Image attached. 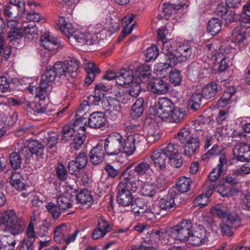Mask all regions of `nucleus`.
I'll return each instance as SVG.
<instances>
[{"instance_id": "nucleus-41", "label": "nucleus", "mask_w": 250, "mask_h": 250, "mask_svg": "<svg viewBox=\"0 0 250 250\" xmlns=\"http://www.w3.org/2000/svg\"><path fill=\"white\" fill-rule=\"evenodd\" d=\"M76 199L78 203L90 206L93 201L90 192L87 190L81 191L76 195Z\"/></svg>"}, {"instance_id": "nucleus-22", "label": "nucleus", "mask_w": 250, "mask_h": 250, "mask_svg": "<svg viewBox=\"0 0 250 250\" xmlns=\"http://www.w3.org/2000/svg\"><path fill=\"white\" fill-rule=\"evenodd\" d=\"M135 81V76L133 71L130 69L121 70L116 77V83L122 86H128Z\"/></svg>"}, {"instance_id": "nucleus-28", "label": "nucleus", "mask_w": 250, "mask_h": 250, "mask_svg": "<svg viewBox=\"0 0 250 250\" xmlns=\"http://www.w3.org/2000/svg\"><path fill=\"white\" fill-rule=\"evenodd\" d=\"M87 159L84 153H81L76 158V161H71L69 163L68 168L71 173L75 172L77 169H81L86 166Z\"/></svg>"}, {"instance_id": "nucleus-42", "label": "nucleus", "mask_w": 250, "mask_h": 250, "mask_svg": "<svg viewBox=\"0 0 250 250\" xmlns=\"http://www.w3.org/2000/svg\"><path fill=\"white\" fill-rule=\"evenodd\" d=\"M0 218L2 223L7 227L17 220L16 215L12 210H7L4 211L1 214Z\"/></svg>"}, {"instance_id": "nucleus-3", "label": "nucleus", "mask_w": 250, "mask_h": 250, "mask_svg": "<svg viewBox=\"0 0 250 250\" xmlns=\"http://www.w3.org/2000/svg\"><path fill=\"white\" fill-rule=\"evenodd\" d=\"M163 53L168 54L171 59L175 60L176 65L178 63L186 62L190 57L192 52L189 45L179 43L173 39L167 40L163 42Z\"/></svg>"}, {"instance_id": "nucleus-51", "label": "nucleus", "mask_w": 250, "mask_h": 250, "mask_svg": "<svg viewBox=\"0 0 250 250\" xmlns=\"http://www.w3.org/2000/svg\"><path fill=\"white\" fill-rule=\"evenodd\" d=\"M146 62L154 61L159 55V49L156 45L147 48L144 52Z\"/></svg>"}, {"instance_id": "nucleus-38", "label": "nucleus", "mask_w": 250, "mask_h": 250, "mask_svg": "<svg viewBox=\"0 0 250 250\" xmlns=\"http://www.w3.org/2000/svg\"><path fill=\"white\" fill-rule=\"evenodd\" d=\"M56 28L58 30H60L67 37L72 33V31L74 29L72 24L67 22L63 17L59 18L58 24L56 26Z\"/></svg>"}, {"instance_id": "nucleus-45", "label": "nucleus", "mask_w": 250, "mask_h": 250, "mask_svg": "<svg viewBox=\"0 0 250 250\" xmlns=\"http://www.w3.org/2000/svg\"><path fill=\"white\" fill-rule=\"evenodd\" d=\"M191 180L190 178L186 177L179 178L176 184L177 189L181 192H186L190 188Z\"/></svg>"}, {"instance_id": "nucleus-46", "label": "nucleus", "mask_w": 250, "mask_h": 250, "mask_svg": "<svg viewBox=\"0 0 250 250\" xmlns=\"http://www.w3.org/2000/svg\"><path fill=\"white\" fill-rule=\"evenodd\" d=\"M45 208L54 219L58 218L62 212L58 204H55L52 202H48L45 205Z\"/></svg>"}, {"instance_id": "nucleus-43", "label": "nucleus", "mask_w": 250, "mask_h": 250, "mask_svg": "<svg viewBox=\"0 0 250 250\" xmlns=\"http://www.w3.org/2000/svg\"><path fill=\"white\" fill-rule=\"evenodd\" d=\"M218 86L216 83H210L208 84L202 90L203 96L206 99L213 97L217 93Z\"/></svg>"}, {"instance_id": "nucleus-9", "label": "nucleus", "mask_w": 250, "mask_h": 250, "mask_svg": "<svg viewBox=\"0 0 250 250\" xmlns=\"http://www.w3.org/2000/svg\"><path fill=\"white\" fill-rule=\"evenodd\" d=\"M43 148L44 145L42 143L34 140L28 141L24 145L21 143H18V149L27 159L32 154H35L39 158L43 153Z\"/></svg>"}, {"instance_id": "nucleus-48", "label": "nucleus", "mask_w": 250, "mask_h": 250, "mask_svg": "<svg viewBox=\"0 0 250 250\" xmlns=\"http://www.w3.org/2000/svg\"><path fill=\"white\" fill-rule=\"evenodd\" d=\"M109 87L102 83L96 85L93 99L95 102H98L104 97L105 93L108 91Z\"/></svg>"}, {"instance_id": "nucleus-18", "label": "nucleus", "mask_w": 250, "mask_h": 250, "mask_svg": "<svg viewBox=\"0 0 250 250\" xmlns=\"http://www.w3.org/2000/svg\"><path fill=\"white\" fill-rule=\"evenodd\" d=\"M234 156L239 161L245 162L250 160V146L244 143L236 145L233 149Z\"/></svg>"}, {"instance_id": "nucleus-11", "label": "nucleus", "mask_w": 250, "mask_h": 250, "mask_svg": "<svg viewBox=\"0 0 250 250\" xmlns=\"http://www.w3.org/2000/svg\"><path fill=\"white\" fill-rule=\"evenodd\" d=\"M87 120L84 118H79L77 119L73 124L66 125L62 128V138L65 140H69L73 133H84L86 129Z\"/></svg>"}, {"instance_id": "nucleus-33", "label": "nucleus", "mask_w": 250, "mask_h": 250, "mask_svg": "<svg viewBox=\"0 0 250 250\" xmlns=\"http://www.w3.org/2000/svg\"><path fill=\"white\" fill-rule=\"evenodd\" d=\"M222 26V22L220 19L213 18L208 21L207 30L212 35H215L220 32Z\"/></svg>"}, {"instance_id": "nucleus-2", "label": "nucleus", "mask_w": 250, "mask_h": 250, "mask_svg": "<svg viewBox=\"0 0 250 250\" xmlns=\"http://www.w3.org/2000/svg\"><path fill=\"white\" fill-rule=\"evenodd\" d=\"M134 171H125L121 177L117 194L118 204L124 207H129L133 204V198L131 191H135L139 187L140 181L133 175Z\"/></svg>"}, {"instance_id": "nucleus-36", "label": "nucleus", "mask_w": 250, "mask_h": 250, "mask_svg": "<svg viewBox=\"0 0 250 250\" xmlns=\"http://www.w3.org/2000/svg\"><path fill=\"white\" fill-rule=\"evenodd\" d=\"M131 140H133V142L136 145H141L143 143L145 140L148 142H153L156 139L155 137L154 132H147V138L146 139L145 137L141 134L138 133H134L128 135Z\"/></svg>"}, {"instance_id": "nucleus-29", "label": "nucleus", "mask_w": 250, "mask_h": 250, "mask_svg": "<svg viewBox=\"0 0 250 250\" xmlns=\"http://www.w3.org/2000/svg\"><path fill=\"white\" fill-rule=\"evenodd\" d=\"M110 229L108 222L101 218L99 220L97 228L93 231L92 237L93 239L96 240L102 236L103 237Z\"/></svg>"}, {"instance_id": "nucleus-39", "label": "nucleus", "mask_w": 250, "mask_h": 250, "mask_svg": "<svg viewBox=\"0 0 250 250\" xmlns=\"http://www.w3.org/2000/svg\"><path fill=\"white\" fill-rule=\"evenodd\" d=\"M143 111L144 100L142 98H139L133 104L130 111V115L134 119L138 118L142 115Z\"/></svg>"}, {"instance_id": "nucleus-26", "label": "nucleus", "mask_w": 250, "mask_h": 250, "mask_svg": "<svg viewBox=\"0 0 250 250\" xmlns=\"http://www.w3.org/2000/svg\"><path fill=\"white\" fill-rule=\"evenodd\" d=\"M227 168V160L225 156H221L219 159V164L210 172L208 178L211 181H215L223 174Z\"/></svg>"}, {"instance_id": "nucleus-32", "label": "nucleus", "mask_w": 250, "mask_h": 250, "mask_svg": "<svg viewBox=\"0 0 250 250\" xmlns=\"http://www.w3.org/2000/svg\"><path fill=\"white\" fill-rule=\"evenodd\" d=\"M150 67L148 64H143L139 66L135 72V80L143 82L146 78L150 75Z\"/></svg>"}, {"instance_id": "nucleus-27", "label": "nucleus", "mask_w": 250, "mask_h": 250, "mask_svg": "<svg viewBox=\"0 0 250 250\" xmlns=\"http://www.w3.org/2000/svg\"><path fill=\"white\" fill-rule=\"evenodd\" d=\"M151 159L156 167L161 169L165 168L167 157L163 149L154 151L151 156Z\"/></svg>"}, {"instance_id": "nucleus-61", "label": "nucleus", "mask_w": 250, "mask_h": 250, "mask_svg": "<svg viewBox=\"0 0 250 250\" xmlns=\"http://www.w3.org/2000/svg\"><path fill=\"white\" fill-rule=\"evenodd\" d=\"M10 6L15 7L19 13H23L25 6L24 0H9Z\"/></svg>"}, {"instance_id": "nucleus-40", "label": "nucleus", "mask_w": 250, "mask_h": 250, "mask_svg": "<svg viewBox=\"0 0 250 250\" xmlns=\"http://www.w3.org/2000/svg\"><path fill=\"white\" fill-rule=\"evenodd\" d=\"M10 183L12 186L17 190H22L25 187V185L22 182L21 175L17 172H15L11 174L10 178Z\"/></svg>"}, {"instance_id": "nucleus-25", "label": "nucleus", "mask_w": 250, "mask_h": 250, "mask_svg": "<svg viewBox=\"0 0 250 250\" xmlns=\"http://www.w3.org/2000/svg\"><path fill=\"white\" fill-rule=\"evenodd\" d=\"M106 118L102 112H95L90 114L88 118V125L90 127L99 128L105 125Z\"/></svg>"}, {"instance_id": "nucleus-34", "label": "nucleus", "mask_w": 250, "mask_h": 250, "mask_svg": "<svg viewBox=\"0 0 250 250\" xmlns=\"http://www.w3.org/2000/svg\"><path fill=\"white\" fill-rule=\"evenodd\" d=\"M104 153L101 146H97L92 149L89 153L90 160L93 164L101 163L104 158Z\"/></svg>"}, {"instance_id": "nucleus-6", "label": "nucleus", "mask_w": 250, "mask_h": 250, "mask_svg": "<svg viewBox=\"0 0 250 250\" xmlns=\"http://www.w3.org/2000/svg\"><path fill=\"white\" fill-rule=\"evenodd\" d=\"M56 77H57V74L53 67L51 69H47L42 77L39 86L37 87H35L34 84L37 83V81L35 78V82L29 83V85L27 87V90L30 93L34 94V88H36L37 95L41 98H43L47 95V88L48 87L49 83L53 82Z\"/></svg>"}, {"instance_id": "nucleus-63", "label": "nucleus", "mask_w": 250, "mask_h": 250, "mask_svg": "<svg viewBox=\"0 0 250 250\" xmlns=\"http://www.w3.org/2000/svg\"><path fill=\"white\" fill-rule=\"evenodd\" d=\"M150 169L148 164L142 162L135 167V171L139 175H143L146 174Z\"/></svg>"}, {"instance_id": "nucleus-31", "label": "nucleus", "mask_w": 250, "mask_h": 250, "mask_svg": "<svg viewBox=\"0 0 250 250\" xmlns=\"http://www.w3.org/2000/svg\"><path fill=\"white\" fill-rule=\"evenodd\" d=\"M194 130L195 129H193L189 126H187L177 134L176 138L180 143H186L195 136V133L193 132Z\"/></svg>"}, {"instance_id": "nucleus-7", "label": "nucleus", "mask_w": 250, "mask_h": 250, "mask_svg": "<svg viewBox=\"0 0 250 250\" xmlns=\"http://www.w3.org/2000/svg\"><path fill=\"white\" fill-rule=\"evenodd\" d=\"M192 225L189 220H184L169 229L168 233L174 240L182 242L187 241L191 232Z\"/></svg>"}, {"instance_id": "nucleus-19", "label": "nucleus", "mask_w": 250, "mask_h": 250, "mask_svg": "<svg viewBox=\"0 0 250 250\" xmlns=\"http://www.w3.org/2000/svg\"><path fill=\"white\" fill-rule=\"evenodd\" d=\"M206 238V233L203 227L199 226L198 228L191 231L187 241L192 245L199 246L204 243Z\"/></svg>"}, {"instance_id": "nucleus-4", "label": "nucleus", "mask_w": 250, "mask_h": 250, "mask_svg": "<svg viewBox=\"0 0 250 250\" xmlns=\"http://www.w3.org/2000/svg\"><path fill=\"white\" fill-rule=\"evenodd\" d=\"M101 30L90 27L88 29H75L74 28L72 33L68 36L70 43L72 45L76 44L80 46L84 45H92L99 40L98 34Z\"/></svg>"}, {"instance_id": "nucleus-16", "label": "nucleus", "mask_w": 250, "mask_h": 250, "mask_svg": "<svg viewBox=\"0 0 250 250\" xmlns=\"http://www.w3.org/2000/svg\"><path fill=\"white\" fill-rule=\"evenodd\" d=\"M7 25L9 29V38L11 41L15 39H18L19 32L21 30L23 25V22L20 18L6 19Z\"/></svg>"}, {"instance_id": "nucleus-55", "label": "nucleus", "mask_w": 250, "mask_h": 250, "mask_svg": "<svg viewBox=\"0 0 250 250\" xmlns=\"http://www.w3.org/2000/svg\"><path fill=\"white\" fill-rule=\"evenodd\" d=\"M140 82L135 80V82L128 85L127 92L132 97H136L140 93L141 86L139 84Z\"/></svg>"}, {"instance_id": "nucleus-60", "label": "nucleus", "mask_w": 250, "mask_h": 250, "mask_svg": "<svg viewBox=\"0 0 250 250\" xmlns=\"http://www.w3.org/2000/svg\"><path fill=\"white\" fill-rule=\"evenodd\" d=\"M4 13V15L7 17V19L16 18L23 14L19 13L18 11H17L15 7L9 5H7L5 7Z\"/></svg>"}, {"instance_id": "nucleus-8", "label": "nucleus", "mask_w": 250, "mask_h": 250, "mask_svg": "<svg viewBox=\"0 0 250 250\" xmlns=\"http://www.w3.org/2000/svg\"><path fill=\"white\" fill-rule=\"evenodd\" d=\"M122 136L118 133L109 135L105 140L104 148L105 153L109 156L118 155L122 148Z\"/></svg>"}, {"instance_id": "nucleus-21", "label": "nucleus", "mask_w": 250, "mask_h": 250, "mask_svg": "<svg viewBox=\"0 0 250 250\" xmlns=\"http://www.w3.org/2000/svg\"><path fill=\"white\" fill-rule=\"evenodd\" d=\"M67 193L65 195L60 196L57 200V204L62 212H64L72 206L73 195L72 193H75V189L70 187H68L66 189Z\"/></svg>"}, {"instance_id": "nucleus-5", "label": "nucleus", "mask_w": 250, "mask_h": 250, "mask_svg": "<svg viewBox=\"0 0 250 250\" xmlns=\"http://www.w3.org/2000/svg\"><path fill=\"white\" fill-rule=\"evenodd\" d=\"M79 61L75 58H71L64 62L57 61L53 68L57 77L62 80H68L76 76L79 67Z\"/></svg>"}, {"instance_id": "nucleus-30", "label": "nucleus", "mask_w": 250, "mask_h": 250, "mask_svg": "<svg viewBox=\"0 0 250 250\" xmlns=\"http://www.w3.org/2000/svg\"><path fill=\"white\" fill-rule=\"evenodd\" d=\"M188 4L187 3V1L183 0L178 5H174L172 4H164L162 5L161 9L164 13V15L162 16L164 18L168 19L171 15L172 14L174 10H179L181 8H187Z\"/></svg>"}, {"instance_id": "nucleus-54", "label": "nucleus", "mask_w": 250, "mask_h": 250, "mask_svg": "<svg viewBox=\"0 0 250 250\" xmlns=\"http://www.w3.org/2000/svg\"><path fill=\"white\" fill-rule=\"evenodd\" d=\"M202 95L200 93H194L190 98L189 105L191 109L196 110L200 106Z\"/></svg>"}, {"instance_id": "nucleus-12", "label": "nucleus", "mask_w": 250, "mask_h": 250, "mask_svg": "<svg viewBox=\"0 0 250 250\" xmlns=\"http://www.w3.org/2000/svg\"><path fill=\"white\" fill-rule=\"evenodd\" d=\"M35 97L38 98L39 101L36 100L35 102H27L26 103L27 105V111L29 116L30 114H45L48 116L53 115L51 113V111L47 110L45 104L43 102V100L45 99L46 95L44 96L43 98H41L37 95V90L36 88H35Z\"/></svg>"}, {"instance_id": "nucleus-49", "label": "nucleus", "mask_w": 250, "mask_h": 250, "mask_svg": "<svg viewBox=\"0 0 250 250\" xmlns=\"http://www.w3.org/2000/svg\"><path fill=\"white\" fill-rule=\"evenodd\" d=\"M124 146H122L124 152L127 155L133 154L136 150V146L133 140H131L128 135L124 140Z\"/></svg>"}, {"instance_id": "nucleus-58", "label": "nucleus", "mask_w": 250, "mask_h": 250, "mask_svg": "<svg viewBox=\"0 0 250 250\" xmlns=\"http://www.w3.org/2000/svg\"><path fill=\"white\" fill-rule=\"evenodd\" d=\"M163 150L166 153L167 157H168L169 160L171 159V157H173L179 154L177 149V145L171 143L169 144L164 149H163Z\"/></svg>"}, {"instance_id": "nucleus-35", "label": "nucleus", "mask_w": 250, "mask_h": 250, "mask_svg": "<svg viewBox=\"0 0 250 250\" xmlns=\"http://www.w3.org/2000/svg\"><path fill=\"white\" fill-rule=\"evenodd\" d=\"M67 232V228L65 224H62L57 227L54 231V239L55 242L62 243L65 240V235Z\"/></svg>"}, {"instance_id": "nucleus-62", "label": "nucleus", "mask_w": 250, "mask_h": 250, "mask_svg": "<svg viewBox=\"0 0 250 250\" xmlns=\"http://www.w3.org/2000/svg\"><path fill=\"white\" fill-rule=\"evenodd\" d=\"M209 203V199L208 197L204 196V194H200L195 199L193 205L201 208L208 205Z\"/></svg>"}, {"instance_id": "nucleus-47", "label": "nucleus", "mask_w": 250, "mask_h": 250, "mask_svg": "<svg viewBox=\"0 0 250 250\" xmlns=\"http://www.w3.org/2000/svg\"><path fill=\"white\" fill-rule=\"evenodd\" d=\"M185 116V112L179 108H172L170 112L169 122L179 123L183 120Z\"/></svg>"}, {"instance_id": "nucleus-1", "label": "nucleus", "mask_w": 250, "mask_h": 250, "mask_svg": "<svg viewBox=\"0 0 250 250\" xmlns=\"http://www.w3.org/2000/svg\"><path fill=\"white\" fill-rule=\"evenodd\" d=\"M210 213L214 217L221 219L220 228L223 234L228 236L233 235L231 230L233 228L239 226L241 220L237 213L231 210L225 205L217 204L210 209Z\"/></svg>"}, {"instance_id": "nucleus-20", "label": "nucleus", "mask_w": 250, "mask_h": 250, "mask_svg": "<svg viewBox=\"0 0 250 250\" xmlns=\"http://www.w3.org/2000/svg\"><path fill=\"white\" fill-rule=\"evenodd\" d=\"M233 42L240 50L244 49L248 45V42L246 37L245 30L241 27H236L232 32Z\"/></svg>"}, {"instance_id": "nucleus-23", "label": "nucleus", "mask_w": 250, "mask_h": 250, "mask_svg": "<svg viewBox=\"0 0 250 250\" xmlns=\"http://www.w3.org/2000/svg\"><path fill=\"white\" fill-rule=\"evenodd\" d=\"M135 177L138 178L140 181L139 186H141V192L143 196L153 197L157 195V189L148 179H144L142 178V179H140L138 177L135 176Z\"/></svg>"}, {"instance_id": "nucleus-44", "label": "nucleus", "mask_w": 250, "mask_h": 250, "mask_svg": "<svg viewBox=\"0 0 250 250\" xmlns=\"http://www.w3.org/2000/svg\"><path fill=\"white\" fill-rule=\"evenodd\" d=\"M159 205L162 209L166 210L174 208L175 206L174 198L170 195H167L161 198Z\"/></svg>"}, {"instance_id": "nucleus-10", "label": "nucleus", "mask_w": 250, "mask_h": 250, "mask_svg": "<svg viewBox=\"0 0 250 250\" xmlns=\"http://www.w3.org/2000/svg\"><path fill=\"white\" fill-rule=\"evenodd\" d=\"M173 107V104L169 99H160L155 106L154 114L156 117L169 122L170 112Z\"/></svg>"}, {"instance_id": "nucleus-59", "label": "nucleus", "mask_w": 250, "mask_h": 250, "mask_svg": "<svg viewBox=\"0 0 250 250\" xmlns=\"http://www.w3.org/2000/svg\"><path fill=\"white\" fill-rule=\"evenodd\" d=\"M84 68L87 74L92 73L97 75L100 73L99 68L93 62L86 61L84 63Z\"/></svg>"}, {"instance_id": "nucleus-13", "label": "nucleus", "mask_w": 250, "mask_h": 250, "mask_svg": "<svg viewBox=\"0 0 250 250\" xmlns=\"http://www.w3.org/2000/svg\"><path fill=\"white\" fill-rule=\"evenodd\" d=\"M195 136L186 143L184 146L183 154L187 157H191L196 152L200 147V135L204 134L201 129H196Z\"/></svg>"}, {"instance_id": "nucleus-14", "label": "nucleus", "mask_w": 250, "mask_h": 250, "mask_svg": "<svg viewBox=\"0 0 250 250\" xmlns=\"http://www.w3.org/2000/svg\"><path fill=\"white\" fill-rule=\"evenodd\" d=\"M165 55V62L156 63L154 67V73L158 76L165 77L168 73V70L176 65L175 60L169 56L168 54L163 53Z\"/></svg>"}, {"instance_id": "nucleus-52", "label": "nucleus", "mask_w": 250, "mask_h": 250, "mask_svg": "<svg viewBox=\"0 0 250 250\" xmlns=\"http://www.w3.org/2000/svg\"><path fill=\"white\" fill-rule=\"evenodd\" d=\"M24 223L20 222L17 220L12 224L8 226V229L9 231L13 235H16L22 233L24 228Z\"/></svg>"}, {"instance_id": "nucleus-57", "label": "nucleus", "mask_w": 250, "mask_h": 250, "mask_svg": "<svg viewBox=\"0 0 250 250\" xmlns=\"http://www.w3.org/2000/svg\"><path fill=\"white\" fill-rule=\"evenodd\" d=\"M169 77L170 83L175 86L179 85L182 79L180 71L177 69L171 70Z\"/></svg>"}, {"instance_id": "nucleus-56", "label": "nucleus", "mask_w": 250, "mask_h": 250, "mask_svg": "<svg viewBox=\"0 0 250 250\" xmlns=\"http://www.w3.org/2000/svg\"><path fill=\"white\" fill-rule=\"evenodd\" d=\"M73 136H74V138L71 144L72 147H74L75 149L78 150L83 143L85 138V136L83 133H73Z\"/></svg>"}, {"instance_id": "nucleus-53", "label": "nucleus", "mask_w": 250, "mask_h": 250, "mask_svg": "<svg viewBox=\"0 0 250 250\" xmlns=\"http://www.w3.org/2000/svg\"><path fill=\"white\" fill-rule=\"evenodd\" d=\"M9 160L13 168L18 169L21 167L22 161L19 153L17 152L11 153L9 156Z\"/></svg>"}, {"instance_id": "nucleus-50", "label": "nucleus", "mask_w": 250, "mask_h": 250, "mask_svg": "<svg viewBox=\"0 0 250 250\" xmlns=\"http://www.w3.org/2000/svg\"><path fill=\"white\" fill-rule=\"evenodd\" d=\"M173 29V26L170 23H167L165 26L159 28L157 31L158 40L161 41L163 43L164 42H166L167 41H165L164 40L166 36L172 32Z\"/></svg>"}, {"instance_id": "nucleus-24", "label": "nucleus", "mask_w": 250, "mask_h": 250, "mask_svg": "<svg viewBox=\"0 0 250 250\" xmlns=\"http://www.w3.org/2000/svg\"><path fill=\"white\" fill-rule=\"evenodd\" d=\"M41 43L47 50H53L60 44L59 40L49 32H46L41 37Z\"/></svg>"}, {"instance_id": "nucleus-17", "label": "nucleus", "mask_w": 250, "mask_h": 250, "mask_svg": "<svg viewBox=\"0 0 250 250\" xmlns=\"http://www.w3.org/2000/svg\"><path fill=\"white\" fill-rule=\"evenodd\" d=\"M38 36V29L35 23L24 21L18 37H24L28 40H32Z\"/></svg>"}, {"instance_id": "nucleus-37", "label": "nucleus", "mask_w": 250, "mask_h": 250, "mask_svg": "<svg viewBox=\"0 0 250 250\" xmlns=\"http://www.w3.org/2000/svg\"><path fill=\"white\" fill-rule=\"evenodd\" d=\"M15 245L13 237L7 235L0 237V250H14Z\"/></svg>"}, {"instance_id": "nucleus-15", "label": "nucleus", "mask_w": 250, "mask_h": 250, "mask_svg": "<svg viewBox=\"0 0 250 250\" xmlns=\"http://www.w3.org/2000/svg\"><path fill=\"white\" fill-rule=\"evenodd\" d=\"M147 88L154 93L159 95L164 94L168 91L169 84L161 79L155 78L149 80Z\"/></svg>"}, {"instance_id": "nucleus-64", "label": "nucleus", "mask_w": 250, "mask_h": 250, "mask_svg": "<svg viewBox=\"0 0 250 250\" xmlns=\"http://www.w3.org/2000/svg\"><path fill=\"white\" fill-rule=\"evenodd\" d=\"M48 137L45 139H43V142L46 143V146L49 148H53L57 143L58 135L56 134H48Z\"/></svg>"}]
</instances>
